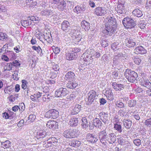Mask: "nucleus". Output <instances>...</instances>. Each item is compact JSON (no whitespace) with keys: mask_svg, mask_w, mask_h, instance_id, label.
<instances>
[{"mask_svg":"<svg viewBox=\"0 0 151 151\" xmlns=\"http://www.w3.org/2000/svg\"><path fill=\"white\" fill-rule=\"evenodd\" d=\"M124 75L128 81L131 83L135 82L138 76L137 73L129 69L126 70L124 72Z\"/></svg>","mask_w":151,"mask_h":151,"instance_id":"obj_1","label":"nucleus"},{"mask_svg":"<svg viewBox=\"0 0 151 151\" xmlns=\"http://www.w3.org/2000/svg\"><path fill=\"white\" fill-rule=\"evenodd\" d=\"M70 93L69 90L65 88L61 87L55 91V95L56 97L61 98L66 96Z\"/></svg>","mask_w":151,"mask_h":151,"instance_id":"obj_2","label":"nucleus"},{"mask_svg":"<svg viewBox=\"0 0 151 151\" xmlns=\"http://www.w3.org/2000/svg\"><path fill=\"white\" fill-rule=\"evenodd\" d=\"M122 24L126 29H132L135 26L134 21L132 18L127 17L124 18L122 20Z\"/></svg>","mask_w":151,"mask_h":151,"instance_id":"obj_3","label":"nucleus"},{"mask_svg":"<svg viewBox=\"0 0 151 151\" xmlns=\"http://www.w3.org/2000/svg\"><path fill=\"white\" fill-rule=\"evenodd\" d=\"M78 131L76 129H67L63 133V136L68 138H75L77 136Z\"/></svg>","mask_w":151,"mask_h":151,"instance_id":"obj_4","label":"nucleus"},{"mask_svg":"<svg viewBox=\"0 0 151 151\" xmlns=\"http://www.w3.org/2000/svg\"><path fill=\"white\" fill-rule=\"evenodd\" d=\"M117 28V26L106 25L105 29L103 30V32L105 34L111 36L114 34Z\"/></svg>","mask_w":151,"mask_h":151,"instance_id":"obj_5","label":"nucleus"},{"mask_svg":"<svg viewBox=\"0 0 151 151\" xmlns=\"http://www.w3.org/2000/svg\"><path fill=\"white\" fill-rule=\"evenodd\" d=\"M99 138L100 142L104 145H106L107 143V134L105 130L101 131L99 134Z\"/></svg>","mask_w":151,"mask_h":151,"instance_id":"obj_6","label":"nucleus"},{"mask_svg":"<svg viewBox=\"0 0 151 151\" xmlns=\"http://www.w3.org/2000/svg\"><path fill=\"white\" fill-rule=\"evenodd\" d=\"M106 12L105 8L104 7L98 6L95 9L94 14L98 16H104Z\"/></svg>","mask_w":151,"mask_h":151,"instance_id":"obj_7","label":"nucleus"},{"mask_svg":"<svg viewBox=\"0 0 151 151\" xmlns=\"http://www.w3.org/2000/svg\"><path fill=\"white\" fill-rule=\"evenodd\" d=\"M46 126L50 129L55 130L58 128V123L54 120H50L47 122Z\"/></svg>","mask_w":151,"mask_h":151,"instance_id":"obj_8","label":"nucleus"},{"mask_svg":"<svg viewBox=\"0 0 151 151\" xmlns=\"http://www.w3.org/2000/svg\"><path fill=\"white\" fill-rule=\"evenodd\" d=\"M147 52V50L142 46H139L136 47L134 50V53L137 55H143Z\"/></svg>","mask_w":151,"mask_h":151,"instance_id":"obj_9","label":"nucleus"},{"mask_svg":"<svg viewBox=\"0 0 151 151\" xmlns=\"http://www.w3.org/2000/svg\"><path fill=\"white\" fill-rule=\"evenodd\" d=\"M88 100L89 102L91 103L96 99L97 93L96 91L93 90H90L88 94Z\"/></svg>","mask_w":151,"mask_h":151,"instance_id":"obj_10","label":"nucleus"},{"mask_svg":"<svg viewBox=\"0 0 151 151\" xmlns=\"http://www.w3.org/2000/svg\"><path fill=\"white\" fill-rule=\"evenodd\" d=\"M115 10L117 13L122 14L124 11V4L121 2H118L116 7L115 8Z\"/></svg>","mask_w":151,"mask_h":151,"instance_id":"obj_11","label":"nucleus"},{"mask_svg":"<svg viewBox=\"0 0 151 151\" xmlns=\"http://www.w3.org/2000/svg\"><path fill=\"white\" fill-rule=\"evenodd\" d=\"M140 81V85L143 86L147 88H150L151 86V83L148 79H141Z\"/></svg>","mask_w":151,"mask_h":151,"instance_id":"obj_12","label":"nucleus"},{"mask_svg":"<svg viewBox=\"0 0 151 151\" xmlns=\"http://www.w3.org/2000/svg\"><path fill=\"white\" fill-rule=\"evenodd\" d=\"M47 145L46 146L47 147H52V146H56L57 144L58 141L57 139L55 137H52L49 139L48 140Z\"/></svg>","mask_w":151,"mask_h":151,"instance_id":"obj_13","label":"nucleus"},{"mask_svg":"<svg viewBox=\"0 0 151 151\" xmlns=\"http://www.w3.org/2000/svg\"><path fill=\"white\" fill-rule=\"evenodd\" d=\"M125 43L126 46L129 47H133L136 45L135 41L130 38H127L125 40Z\"/></svg>","mask_w":151,"mask_h":151,"instance_id":"obj_14","label":"nucleus"},{"mask_svg":"<svg viewBox=\"0 0 151 151\" xmlns=\"http://www.w3.org/2000/svg\"><path fill=\"white\" fill-rule=\"evenodd\" d=\"M86 139L88 141L92 143H95L98 140L97 138L95 137L94 135L90 134H88L87 135Z\"/></svg>","mask_w":151,"mask_h":151,"instance_id":"obj_15","label":"nucleus"},{"mask_svg":"<svg viewBox=\"0 0 151 151\" xmlns=\"http://www.w3.org/2000/svg\"><path fill=\"white\" fill-rule=\"evenodd\" d=\"M86 8L84 5L76 6L73 9L74 12L77 14L83 13L85 10Z\"/></svg>","mask_w":151,"mask_h":151,"instance_id":"obj_16","label":"nucleus"},{"mask_svg":"<svg viewBox=\"0 0 151 151\" xmlns=\"http://www.w3.org/2000/svg\"><path fill=\"white\" fill-rule=\"evenodd\" d=\"M75 73L71 71L68 72L65 76V79L67 81H72L75 78Z\"/></svg>","mask_w":151,"mask_h":151,"instance_id":"obj_17","label":"nucleus"},{"mask_svg":"<svg viewBox=\"0 0 151 151\" xmlns=\"http://www.w3.org/2000/svg\"><path fill=\"white\" fill-rule=\"evenodd\" d=\"M42 93L39 92H37L34 95L31 96V99L33 101L38 102L40 100L39 98L42 96Z\"/></svg>","mask_w":151,"mask_h":151,"instance_id":"obj_18","label":"nucleus"},{"mask_svg":"<svg viewBox=\"0 0 151 151\" xmlns=\"http://www.w3.org/2000/svg\"><path fill=\"white\" fill-rule=\"evenodd\" d=\"M107 20L106 25L117 26V23L115 19L112 17L108 16L106 18Z\"/></svg>","mask_w":151,"mask_h":151,"instance_id":"obj_19","label":"nucleus"},{"mask_svg":"<svg viewBox=\"0 0 151 151\" xmlns=\"http://www.w3.org/2000/svg\"><path fill=\"white\" fill-rule=\"evenodd\" d=\"M88 51L87 55L85 54L86 56L83 58L84 60L87 62V63H86V65L89 64L92 61L93 59L91 55L89 54V50H88Z\"/></svg>","mask_w":151,"mask_h":151,"instance_id":"obj_20","label":"nucleus"},{"mask_svg":"<svg viewBox=\"0 0 151 151\" xmlns=\"http://www.w3.org/2000/svg\"><path fill=\"white\" fill-rule=\"evenodd\" d=\"M70 27V24L69 22L66 20L63 21L61 24V29L64 31H67Z\"/></svg>","mask_w":151,"mask_h":151,"instance_id":"obj_21","label":"nucleus"},{"mask_svg":"<svg viewBox=\"0 0 151 151\" xmlns=\"http://www.w3.org/2000/svg\"><path fill=\"white\" fill-rule=\"evenodd\" d=\"M99 115L101 119L104 123H106L107 122L108 118L107 113L101 112L99 114Z\"/></svg>","mask_w":151,"mask_h":151,"instance_id":"obj_22","label":"nucleus"},{"mask_svg":"<svg viewBox=\"0 0 151 151\" xmlns=\"http://www.w3.org/2000/svg\"><path fill=\"white\" fill-rule=\"evenodd\" d=\"M89 54L91 55L92 57L95 58H99L101 56V53L99 52L95 51L93 49H90L89 50Z\"/></svg>","mask_w":151,"mask_h":151,"instance_id":"obj_23","label":"nucleus"},{"mask_svg":"<svg viewBox=\"0 0 151 151\" xmlns=\"http://www.w3.org/2000/svg\"><path fill=\"white\" fill-rule=\"evenodd\" d=\"M112 86L116 91H121L124 89V86L121 84H118L116 82L113 83Z\"/></svg>","mask_w":151,"mask_h":151,"instance_id":"obj_24","label":"nucleus"},{"mask_svg":"<svg viewBox=\"0 0 151 151\" xmlns=\"http://www.w3.org/2000/svg\"><path fill=\"white\" fill-rule=\"evenodd\" d=\"M106 96L107 99L110 101H112L114 100V97L111 90H109L106 91Z\"/></svg>","mask_w":151,"mask_h":151,"instance_id":"obj_25","label":"nucleus"},{"mask_svg":"<svg viewBox=\"0 0 151 151\" xmlns=\"http://www.w3.org/2000/svg\"><path fill=\"white\" fill-rule=\"evenodd\" d=\"M81 26L86 31L88 30L90 28L89 23L85 20L82 21L81 23Z\"/></svg>","mask_w":151,"mask_h":151,"instance_id":"obj_26","label":"nucleus"},{"mask_svg":"<svg viewBox=\"0 0 151 151\" xmlns=\"http://www.w3.org/2000/svg\"><path fill=\"white\" fill-rule=\"evenodd\" d=\"M35 33V35L40 41H42L44 39V34H43L42 33L39 31V30L37 28Z\"/></svg>","mask_w":151,"mask_h":151,"instance_id":"obj_27","label":"nucleus"},{"mask_svg":"<svg viewBox=\"0 0 151 151\" xmlns=\"http://www.w3.org/2000/svg\"><path fill=\"white\" fill-rule=\"evenodd\" d=\"M124 127L127 129H129L132 125V121L129 119H124L123 121Z\"/></svg>","mask_w":151,"mask_h":151,"instance_id":"obj_28","label":"nucleus"},{"mask_svg":"<svg viewBox=\"0 0 151 151\" xmlns=\"http://www.w3.org/2000/svg\"><path fill=\"white\" fill-rule=\"evenodd\" d=\"M81 108V105L78 104L76 105L72 110L71 112V114L72 115H75L78 114L80 111Z\"/></svg>","mask_w":151,"mask_h":151,"instance_id":"obj_29","label":"nucleus"},{"mask_svg":"<svg viewBox=\"0 0 151 151\" xmlns=\"http://www.w3.org/2000/svg\"><path fill=\"white\" fill-rule=\"evenodd\" d=\"M78 123V119L77 118L73 117L70 119L69 124L71 126H75L77 125Z\"/></svg>","mask_w":151,"mask_h":151,"instance_id":"obj_30","label":"nucleus"},{"mask_svg":"<svg viewBox=\"0 0 151 151\" xmlns=\"http://www.w3.org/2000/svg\"><path fill=\"white\" fill-rule=\"evenodd\" d=\"M78 84L76 82H72L69 81L67 84V87L69 88L74 89L77 86Z\"/></svg>","mask_w":151,"mask_h":151,"instance_id":"obj_31","label":"nucleus"},{"mask_svg":"<svg viewBox=\"0 0 151 151\" xmlns=\"http://www.w3.org/2000/svg\"><path fill=\"white\" fill-rule=\"evenodd\" d=\"M73 41V43L76 44H78V43L82 39L81 35L80 34L74 36Z\"/></svg>","mask_w":151,"mask_h":151,"instance_id":"obj_32","label":"nucleus"},{"mask_svg":"<svg viewBox=\"0 0 151 151\" xmlns=\"http://www.w3.org/2000/svg\"><path fill=\"white\" fill-rule=\"evenodd\" d=\"M132 14L133 15L138 17H140L143 15L141 11L138 9H135L132 12Z\"/></svg>","mask_w":151,"mask_h":151,"instance_id":"obj_33","label":"nucleus"},{"mask_svg":"<svg viewBox=\"0 0 151 151\" xmlns=\"http://www.w3.org/2000/svg\"><path fill=\"white\" fill-rule=\"evenodd\" d=\"M40 14L42 16L47 17L52 15V12L50 10L46 9L41 12Z\"/></svg>","mask_w":151,"mask_h":151,"instance_id":"obj_34","label":"nucleus"},{"mask_svg":"<svg viewBox=\"0 0 151 151\" xmlns=\"http://www.w3.org/2000/svg\"><path fill=\"white\" fill-rule=\"evenodd\" d=\"M69 143V145L73 147H78L80 145L81 142L77 140H73L70 141Z\"/></svg>","mask_w":151,"mask_h":151,"instance_id":"obj_35","label":"nucleus"},{"mask_svg":"<svg viewBox=\"0 0 151 151\" xmlns=\"http://www.w3.org/2000/svg\"><path fill=\"white\" fill-rule=\"evenodd\" d=\"M66 3L65 1L64 0L62 1L58 6V9L60 10H63L66 7Z\"/></svg>","mask_w":151,"mask_h":151,"instance_id":"obj_36","label":"nucleus"},{"mask_svg":"<svg viewBox=\"0 0 151 151\" xmlns=\"http://www.w3.org/2000/svg\"><path fill=\"white\" fill-rule=\"evenodd\" d=\"M51 117L54 119L57 118L59 116V112L57 110L54 109L50 110Z\"/></svg>","mask_w":151,"mask_h":151,"instance_id":"obj_37","label":"nucleus"},{"mask_svg":"<svg viewBox=\"0 0 151 151\" xmlns=\"http://www.w3.org/2000/svg\"><path fill=\"white\" fill-rule=\"evenodd\" d=\"M108 140L110 143H114L116 141V136L114 134H109Z\"/></svg>","mask_w":151,"mask_h":151,"instance_id":"obj_38","label":"nucleus"},{"mask_svg":"<svg viewBox=\"0 0 151 151\" xmlns=\"http://www.w3.org/2000/svg\"><path fill=\"white\" fill-rule=\"evenodd\" d=\"M2 147L4 149L9 148L11 146V142L8 140H6L1 143Z\"/></svg>","mask_w":151,"mask_h":151,"instance_id":"obj_39","label":"nucleus"},{"mask_svg":"<svg viewBox=\"0 0 151 151\" xmlns=\"http://www.w3.org/2000/svg\"><path fill=\"white\" fill-rule=\"evenodd\" d=\"M93 124L95 127L99 128L102 124L101 121L98 118H95L93 120Z\"/></svg>","mask_w":151,"mask_h":151,"instance_id":"obj_40","label":"nucleus"},{"mask_svg":"<svg viewBox=\"0 0 151 151\" xmlns=\"http://www.w3.org/2000/svg\"><path fill=\"white\" fill-rule=\"evenodd\" d=\"M44 39L47 42L50 43L52 41V38L50 35L47 33H44Z\"/></svg>","mask_w":151,"mask_h":151,"instance_id":"obj_41","label":"nucleus"},{"mask_svg":"<svg viewBox=\"0 0 151 151\" xmlns=\"http://www.w3.org/2000/svg\"><path fill=\"white\" fill-rule=\"evenodd\" d=\"M12 63H6L4 67L5 71H10L12 70Z\"/></svg>","mask_w":151,"mask_h":151,"instance_id":"obj_42","label":"nucleus"},{"mask_svg":"<svg viewBox=\"0 0 151 151\" xmlns=\"http://www.w3.org/2000/svg\"><path fill=\"white\" fill-rule=\"evenodd\" d=\"M82 125L83 128H85L88 127V122L86 117H83L82 119Z\"/></svg>","mask_w":151,"mask_h":151,"instance_id":"obj_43","label":"nucleus"},{"mask_svg":"<svg viewBox=\"0 0 151 151\" xmlns=\"http://www.w3.org/2000/svg\"><path fill=\"white\" fill-rule=\"evenodd\" d=\"M134 62L137 65H139L140 63L141 60L140 58L138 56H134L133 58Z\"/></svg>","mask_w":151,"mask_h":151,"instance_id":"obj_44","label":"nucleus"},{"mask_svg":"<svg viewBox=\"0 0 151 151\" xmlns=\"http://www.w3.org/2000/svg\"><path fill=\"white\" fill-rule=\"evenodd\" d=\"M22 83L21 87L24 90L26 89L27 87V82L26 80L23 79L22 80Z\"/></svg>","mask_w":151,"mask_h":151,"instance_id":"obj_45","label":"nucleus"},{"mask_svg":"<svg viewBox=\"0 0 151 151\" xmlns=\"http://www.w3.org/2000/svg\"><path fill=\"white\" fill-rule=\"evenodd\" d=\"M13 90V89L12 87L8 86L6 87L4 90V91L6 93H11Z\"/></svg>","mask_w":151,"mask_h":151,"instance_id":"obj_46","label":"nucleus"},{"mask_svg":"<svg viewBox=\"0 0 151 151\" xmlns=\"http://www.w3.org/2000/svg\"><path fill=\"white\" fill-rule=\"evenodd\" d=\"M46 134L45 131L38 133L37 134V137L38 139L42 138L45 136Z\"/></svg>","mask_w":151,"mask_h":151,"instance_id":"obj_47","label":"nucleus"},{"mask_svg":"<svg viewBox=\"0 0 151 151\" xmlns=\"http://www.w3.org/2000/svg\"><path fill=\"white\" fill-rule=\"evenodd\" d=\"M116 107L120 108H123L124 107V103L120 100L117 101L116 103Z\"/></svg>","mask_w":151,"mask_h":151,"instance_id":"obj_48","label":"nucleus"},{"mask_svg":"<svg viewBox=\"0 0 151 151\" xmlns=\"http://www.w3.org/2000/svg\"><path fill=\"white\" fill-rule=\"evenodd\" d=\"M73 53H66V58L67 60H71L74 59V56L73 55Z\"/></svg>","mask_w":151,"mask_h":151,"instance_id":"obj_49","label":"nucleus"},{"mask_svg":"<svg viewBox=\"0 0 151 151\" xmlns=\"http://www.w3.org/2000/svg\"><path fill=\"white\" fill-rule=\"evenodd\" d=\"M114 128L116 130L120 132H122V126L118 124H114Z\"/></svg>","mask_w":151,"mask_h":151,"instance_id":"obj_50","label":"nucleus"},{"mask_svg":"<svg viewBox=\"0 0 151 151\" xmlns=\"http://www.w3.org/2000/svg\"><path fill=\"white\" fill-rule=\"evenodd\" d=\"M32 48L33 50L36 51L38 53L41 52L42 51V50L40 46L36 47L35 46H33Z\"/></svg>","mask_w":151,"mask_h":151,"instance_id":"obj_51","label":"nucleus"},{"mask_svg":"<svg viewBox=\"0 0 151 151\" xmlns=\"http://www.w3.org/2000/svg\"><path fill=\"white\" fill-rule=\"evenodd\" d=\"M7 38L6 34L3 32H0V40L2 41L5 40Z\"/></svg>","mask_w":151,"mask_h":151,"instance_id":"obj_52","label":"nucleus"},{"mask_svg":"<svg viewBox=\"0 0 151 151\" xmlns=\"http://www.w3.org/2000/svg\"><path fill=\"white\" fill-rule=\"evenodd\" d=\"M36 118V116L34 114H30L29 117L28 119L29 122L31 123L33 122Z\"/></svg>","mask_w":151,"mask_h":151,"instance_id":"obj_53","label":"nucleus"},{"mask_svg":"<svg viewBox=\"0 0 151 151\" xmlns=\"http://www.w3.org/2000/svg\"><path fill=\"white\" fill-rule=\"evenodd\" d=\"M145 125L147 127H151V118L148 119L145 121Z\"/></svg>","mask_w":151,"mask_h":151,"instance_id":"obj_54","label":"nucleus"},{"mask_svg":"<svg viewBox=\"0 0 151 151\" xmlns=\"http://www.w3.org/2000/svg\"><path fill=\"white\" fill-rule=\"evenodd\" d=\"M52 48L54 52L56 54L59 53L60 51V49L58 47H56L53 46L52 47Z\"/></svg>","mask_w":151,"mask_h":151,"instance_id":"obj_55","label":"nucleus"},{"mask_svg":"<svg viewBox=\"0 0 151 151\" xmlns=\"http://www.w3.org/2000/svg\"><path fill=\"white\" fill-rule=\"evenodd\" d=\"M128 104L129 107L134 106L136 105V101L134 100H130L129 101Z\"/></svg>","mask_w":151,"mask_h":151,"instance_id":"obj_56","label":"nucleus"},{"mask_svg":"<svg viewBox=\"0 0 151 151\" xmlns=\"http://www.w3.org/2000/svg\"><path fill=\"white\" fill-rule=\"evenodd\" d=\"M12 66L13 65L14 66H15L16 67H19L20 65V64L19 63V62L17 60H15L14 61L12 62Z\"/></svg>","mask_w":151,"mask_h":151,"instance_id":"obj_57","label":"nucleus"},{"mask_svg":"<svg viewBox=\"0 0 151 151\" xmlns=\"http://www.w3.org/2000/svg\"><path fill=\"white\" fill-rule=\"evenodd\" d=\"M31 24V23L28 20H25L22 23V25L23 27H26L27 26L30 25Z\"/></svg>","mask_w":151,"mask_h":151,"instance_id":"obj_58","label":"nucleus"},{"mask_svg":"<svg viewBox=\"0 0 151 151\" xmlns=\"http://www.w3.org/2000/svg\"><path fill=\"white\" fill-rule=\"evenodd\" d=\"M145 6L147 9H151V0H147Z\"/></svg>","mask_w":151,"mask_h":151,"instance_id":"obj_59","label":"nucleus"},{"mask_svg":"<svg viewBox=\"0 0 151 151\" xmlns=\"http://www.w3.org/2000/svg\"><path fill=\"white\" fill-rule=\"evenodd\" d=\"M81 51V49L78 47L73 48L72 49V52L73 54H77L79 52Z\"/></svg>","mask_w":151,"mask_h":151,"instance_id":"obj_60","label":"nucleus"},{"mask_svg":"<svg viewBox=\"0 0 151 151\" xmlns=\"http://www.w3.org/2000/svg\"><path fill=\"white\" fill-rule=\"evenodd\" d=\"M3 117L5 119H10L11 116L7 112H4L3 114Z\"/></svg>","mask_w":151,"mask_h":151,"instance_id":"obj_61","label":"nucleus"},{"mask_svg":"<svg viewBox=\"0 0 151 151\" xmlns=\"http://www.w3.org/2000/svg\"><path fill=\"white\" fill-rule=\"evenodd\" d=\"M18 106L19 107V109L20 111L22 112L24 110L25 107L23 103H22L19 104Z\"/></svg>","mask_w":151,"mask_h":151,"instance_id":"obj_62","label":"nucleus"},{"mask_svg":"<svg viewBox=\"0 0 151 151\" xmlns=\"http://www.w3.org/2000/svg\"><path fill=\"white\" fill-rule=\"evenodd\" d=\"M52 68L56 72L59 71L60 69L59 67L58 64H53Z\"/></svg>","mask_w":151,"mask_h":151,"instance_id":"obj_63","label":"nucleus"},{"mask_svg":"<svg viewBox=\"0 0 151 151\" xmlns=\"http://www.w3.org/2000/svg\"><path fill=\"white\" fill-rule=\"evenodd\" d=\"M134 144L137 146H139L141 144V141L140 139H135L134 140Z\"/></svg>","mask_w":151,"mask_h":151,"instance_id":"obj_64","label":"nucleus"}]
</instances>
